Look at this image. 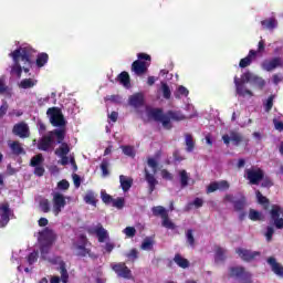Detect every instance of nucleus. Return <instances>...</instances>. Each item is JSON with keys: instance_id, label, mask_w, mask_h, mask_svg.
Here are the masks:
<instances>
[{"instance_id": "obj_1", "label": "nucleus", "mask_w": 283, "mask_h": 283, "mask_svg": "<svg viewBox=\"0 0 283 283\" xmlns=\"http://www.w3.org/2000/svg\"><path fill=\"white\" fill-rule=\"evenodd\" d=\"M149 118H153L156 123H161L164 129H171V120H185L187 118L180 111L163 112V108H151L148 112Z\"/></svg>"}, {"instance_id": "obj_2", "label": "nucleus", "mask_w": 283, "mask_h": 283, "mask_svg": "<svg viewBox=\"0 0 283 283\" xmlns=\"http://www.w3.org/2000/svg\"><path fill=\"white\" fill-rule=\"evenodd\" d=\"M54 136L56 143H63L65 140V129L56 128L42 136L38 142V149L40 151H52L54 149Z\"/></svg>"}, {"instance_id": "obj_3", "label": "nucleus", "mask_w": 283, "mask_h": 283, "mask_svg": "<svg viewBox=\"0 0 283 283\" xmlns=\"http://www.w3.org/2000/svg\"><path fill=\"white\" fill-rule=\"evenodd\" d=\"M136 61L132 63L130 70L136 76H143L147 74L149 66L151 65V55L147 53H138Z\"/></svg>"}, {"instance_id": "obj_4", "label": "nucleus", "mask_w": 283, "mask_h": 283, "mask_svg": "<svg viewBox=\"0 0 283 283\" xmlns=\"http://www.w3.org/2000/svg\"><path fill=\"white\" fill-rule=\"evenodd\" d=\"M228 277L240 280L239 283H253V274L242 265L230 266Z\"/></svg>"}, {"instance_id": "obj_5", "label": "nucleus", "mask_w": 283, "mask_h": 283, "mask_svg": "<svg viewBox=\"0 0 283 283\" xmlns=\"http://www.w3.org/2000/svg\"><path fill=\"white\" fill-rule=\"evenodd\" d=\"M34 54V49L31 46H23L20 49L14 50L9 54L14 61V63H19V59L23 61L24 63H28V65L32 64V55Z\"/></svg>"}, {"instance_id": "obj_6", "label": "nucleus", "mask_w": 283, "mask_h": 283, "mask_svg": "<svg viewBox=\"0 0 283 283\" xmlns=\"http://www.w3.org/2000/svg\"><path fill=\"white\" fill-rule=\"evenodd\" d=\"M151 211H153V216H155V218H158V217L161 218V220H163L161 226L165 227V229H171L172 231H174V229H176V223L170 221L169 212L167 211V209H165V207L156 206V207H153Z\"/></svg>"}, {"instance_id": "obj_7", "label": "nucleus", "mask_w": 283, "mask_h": 283, "mask_svg": "<svg viewBox=\"0 0 283 283\" xmlns=\"http://www.w3.org/2000/svg\"><path fill=\"white\" fill-rule=\"evenodd\" d=\"M50 123L53 127H65V117L59 107H51L46 111Z\"/></svg>"}, {"instance_id": "obj_8", "label": "nucleus", "mask_w": 283, "mask_h": 283, "mask_svg": "<svg viewBox=\"0 0 283 283\" xmlns=\"http://www.w3.org/2000/svg\"><path fill=\"white\" fill-rule=\"evenodd\" d=\"M52 196V211L53 214L56 217L63 211V209H65L67 201L65 200V196L61 192H53Z\"/></svg>"}, {"instance_id": "obj_9", "label": "nucleus", "mask_w": 283, "mask_h": 283, "mask_svg": "<svg viewBox=\"0 0 283 283\" xmlns=\"http://www.w3.org/2000/svg\"><path fill=\"white\" fill-rule=\"evenodd\" d=\"M245 176L250 185H260L264 180V170L262 168L245 169Z\"/></svg>"}, {"instance_id": "obj_10", "label": "nucleus", "mask_w": 283, "mask_h": 283, "mask_svg": "<svg viewBox=\"0 0 283 283\" xmlns=\"http://www.w3.org/2000/svg\"><path fill=\"white\" fill-rule=\"evenodd\" d=\"M271 219L275 229H283V208L279 205H273L270 210Z\"/></svg>"}, {"instance_id": "obj_11", "label": "nucleus", "mask_w": 283, "mask_h": 283, "mask_svg": "<svg viewBox=\"0 0 283 283\" xmlns=\"http://www.w3.org/2000/svg\"><path fill=\"white\" fill-rule=\"evenodd\" d=\"M111 266L118 277H124V280L132 277V270H129L125 262L113 263Z\"/></svg>"}, {"instance_id": "obj_12", "label": "nucleus", "mask_w": 283, "mask_h": 283, "mask_svg": "<svg viewBox=\"0 0 283 283\" xmlns=\"http://www.w3.org/2000/svg\"><path fill=\"white\" fill-rule=\"evenodd\" d=\"M53 264H56V271L61 275L62 283L70 282V273L67 272V264L60 256L55 258Z\"/></svg>"}, {"instance_id": "obj_13", "label": "nucleus", "mask_w": 283, "mask_h": 283, "mask_svg": "<svg viewBox=\"0 0 283 283\" xmlns=\"http://www.w3.org/2000/svg\"><path fill=\"white\" fill-rule=\"evenodd\" d=\"M235 253L239 254V258L243 260V262H253L256 258H260V251H251L244 248H238Z\"/></svg>"}, {"instance_id": "obj_14", "label": "nucleus", "mask_w": 283, "mask_h": 283, "mask_svg": "<svg viewBox=\"0 0 283 283\" xmlns=\"http://www.w3.org/2000/svg\"><path fill=\"white\" fill-rule=\"evenodd\" d=\"M242 83H253V85H258L260 90L266 85L264 78L251 73L250 71L242 74Z\"/></svg>"}, {"instance_id": "obj_15", "label": "nucleus", "mask_w": 283, "mask_h": 283, "mask_svg": "<svg viewBox=\"0 0 283 283\" xmlns=\"http://www.w3.org/2000/svg\"><path fill=\"white\" fill-rule=\"evenodd\" d=\"M39 242L46 244H54L56 242V233L50 228H44L43 231L39 232Z\"/></svg>"}, {"instance_id": "obj_16", "label": "nucleus", "mask_w": 283, "mask_h": 283, "mask_svg": "<svg viewBox=\"0 0 283 283\" xmlns=\"http://www.w3.org/2000/svg\"><path fill=\"white\" fill-rule=\"evenodd\" d=\"M81 240H82V244H77L75 245V249H76V255L77 258H92V260H95V254L92 253V250L91 249H87L85 247V242H87V238H85V235H81Z\"/></svg>"}, {"instance_id": "obj_17", "label": "nucleus", "mask_w": 283, "mask_h": 283, "mask_svg": "<svg viewBox=\"0 0 283 283\" xmlns=\"http://www.w3.org/2000/svg\"><path fill=\"white\" fill-rule=\"evenodd\" d=\"M12 133L19 138H30V126L25 122L18 123L13 126Z\"/></svg>"}, {"instance_id": "obj_18", "label": "nucleus", "mask_w": 283, "mask_h": 283, "mask_svg": "<svg viewBox=\"0 0 283 283\" xmlns=\"http://www.w3.org/2000/svg\"><path fill=\"white\" fill-rule=\"evenodd\" d=\"M261 67L265 72H273L275 67H282V59L273 57L272 60H264L261 64Z\"/></svg>"}, {"instance_id": "obj_19", "label": "nucleus", "mask_w": 283, "mask_h": 283, "mask_svg": "<svg viewBox=\"0 0 283 283\" xmlns=\"http://www.w3.org/2000/svg\"><path fill=\"white\" fill-rule=\"evenodd\" d=\"M244 83H249V82H242V75H241V78H239L238 76H234V85L237 87V94L239 96H253V92L244 87Z\"/></svg>"}, {"instance_id": "obj_20", "label": "nucleus", "mask_w": 283, "mask_h": 283, "mask_svg": "<svg viewBox=\"0 0 283 283\" xmlns=\"http://www.w3.org/2000/svg\"><path fill=\"white\" fill-rule=\"evenodd\" d=\"M10 216H12L10 203L8 202L2 203L0 206V218H1L2 227L8 226V222H10Z\"/></svg>"}, {"instance_id": "obj_21", "label": "nucleus", "mask_w": 283, "mask_h": 283, "mask_svg": "<svg viewBox=\"0 0 283 283\" xmlns=\"http://www.w3.org/2000/svg\"><path fill=\"white\" fill-rule=\"evenodd\" d=\"M145 180L148 184V193L151 196L154 191H156V186L158 185V180L154 174H150L147 168L144 170Z\"/></svg>"}, {"instance_id": "obj_22", "label": "nucleus", "mask_w": 283, "mask_h": 283, "mask_svg": "<svg viewBox=\"0 0 283 283\" xmlns=\"http://www.w3.org/2000/svg\"><path fill=\"white\" fill-rule=\"evenodd\" d=\"M88 233H95V235H97L98 242H105V240L109 238L107 230H105L101 223H98L95 228L90 229Z\"/></svg>"}, {"instance_id": "obj_23", "label": "nucleus", "mask_w": 283, "mask_h": 283, "mask_svg": "<svg viewBox=\"0 0 283 283\" xmlns=\"http://www.w3.org/2000/svg\"><path fill=\"white\" fill-rule=\"evenodd\" d=\"M268 264H270L273 273L279 277H283V265L275 260V258L270 256L268 259Z\"/></svg>"}, {"instance_id": "obj_24", "label": "nucleus", "mask_w": 283, "mask_h": 283, "mask_svg": "<svg viewBox=\"0 0 283 283\" xmlns=\"http://www.w3.org/2000/svg\"><path fill=\"white\" fill-rule=\"evenodd\" d=\"M255 56H258V52L255 50H250L249 54L240 60L239 67H249V65L253 63V59H255Z\"/></svg>"}, {"instance_id": "obj_25", "label": "nucleus", "mask_w": 283, "mask_h": 283, "mask_svg": "<svg viewBox=\"0 0 283 283\" xmlns=\"http://www.w3.org/2000/svg\"><path fill=\"white\" fill-rule=\"evenodd\" d=\"M129 105L132 107H143L145 105V96L142 93L134 94L129 97Z\"/></svg>"}, {"instance_id": "obj_26", "label": "nucleus", "mask_w": 283, "mask_h": 283, "mask_svg": "<svg viewBox=\"0 0 283 283\" xmlns=\"http://www.w3.org/2000/svg\"><path fill=\"white\" fill-rule=\"evenodd\" d=\"M119 184H120L122 190L124 192H127V191H129V189H132V185H134V179L130 177H127L125 175H120Z\"/></svg>"}, {"instance_id": "obj_27", "label": "nucleus", "mask_w": 283, "mask_h": 283, "mask_svg": "<svg viewBox=\"0 0 283 283\" xmlns=\"http://www.w3.org/2000/svg\"><path fill=\"white\" fill-rule=\"evenodd\" d=\"M227 260V250L220 245L214 249V262L218 264Z\"/></svg>"}, {"instance_id": "obj_28", "label": "nucleus", "mask_w": 283, "mask_h": 283, "mask_svg": "<svg viewBox=\"0 0 283 283\" xmlns=\"http://www.w3.org/2000/svg\"><path fill=\"white\" fill-rule=\"evenodd\" d=\"M117 81L124 87H127V88L132 87V78L129 77V73L127 71H124L120 74H118Z\"/></svg>"}, {"instance_id": "obj_29", "label": "nucleus", "mask_w": 283, "mask_h": 283, "mask_svg": "<svg viewBox=\"0 0 283 283\" xmlns=\"http://www.w3.org/2000/svg\"><path fill=\"white\" fill-rule=\"evenodd\" d=\"M57 145H60V147L55 150V156H67V154H70L71 148H70V144L62 142V143H57Z\"/></svg>"}, {"instance_id": "obj_30", "label": "nucleus", "mask_w": 283, "mask_h": 283, "mask_svg": "<svg viewBox=\"0 0 283 283\" xmlns=\"http://www.w3.org/2000/svg\"><path fill=\"white\" fill-rule=\"evenodd\" d=\"M174 262L179 266L180 269H189V260L182 258L180 253L175 254Z\"/></svg>"}, {"instance_id": "obj_31", "label": "nucleus", "mask_w": 283, "mask_h": 283, "mask_svg": "<svg viewBox=\"0 0 283 283\" xmlns=\"http://www.w3.org/2000/svg\"><path fill=\"white\" fill-rule=\"evenodd\" d=\"M263 30H275L277 28V20L275 18H270L261 21Z\"/></svg>"}, {"instance_id": "obj_32", "label": "nucleus", "mask_w": 283, "mask_h": 283, "mask_svg": "<svg viewBox=\"0 0 283 283\" xmlns=\"http://www.w3.org/2000/svg\"><path fill=\"white\" fill-rule=\"evenodd\" d=\"M185 143H186V151L191 154L193 149L196 148V142L193 140V135L192 134H186L185 135Z\"/></svg>"}, {"instance_id": "obj_33", "label": "nucleus", "mask_w": 283, "mask_h": 283, "mask_svg": "<svg viewBox=\"0 0 283 283\" xmlns=\"http://www.w3.org/2000/svg\"><path fill=\"white\" fill-rule=\"evenodd\" d=\"M48 61H50V55L48 53H40L38 54V57L35 60V65L38 67H44L48 64Z\"/></svg>"}, {"instance_id": "obj_34", "label": "nucleus", "mask_w": 283, "mask_h": 283, "mask_svg": "<svg viewBox=\"0 0 283 283\" xmlns=\"http://www.w3.org/2000/svg\"><path fill=\"white\" fill-rule=\"evenodd\" d=\"M9 147L14 156H21V154H25V150L22 148L21 143L19 142L11 143Z\"/></svg>"}, {"instance_id": "obj_35", "label": "nucleus", "mask_w": 283, "mask_h": 283, "mask_svg": "<svg viewBox=\"0 0 283 283\" xmlns=\"http://www.w3.org/2000/svg\"><path fill=\"white\" fill-rule=\"evenodd\" d=\"M233 207L235 211H244V207H247V197L241 195L240 199L233 202Z\"/></svg>"}, {"instance_id": "obj_36", "label": "nucleus", "mask_w": 283, "mask_h": 283, "mask_svg": "<svg viewBox=\"0 0 283 283\" xmlns=\"http://www.w3.org/2000/svg\"><path fill=\"white\" fill-rule=\"evenodd\" d=\"M255 196H256V200H258L259 205H262L264 207V209H269V205H271V202L269 201V198L263 196L260 190L255 191Z\"/></svg>"}, {"instance_id": "obj_37", "label": "nucleus", "mask_w": 283, "mask_h": 283, "mask_svg": "<svg viewBox=\"0 0 283 283\" xmlns=\"http://www.w3.org/2000/svg\"><path fill=\"white\" fill-rule=\"evenodd\" d=\"M84 202H86V205H92V207H96V195L94 193V191L88 190L86 192V195L84 196Z\"/></svg>"}, {"instance_id": "obj_38", "label": "nucleus", "mask_w": 283, "mask_h": 283, "mask_svg": "<svg viewBox=\"0 0 283 283\" xmlns=\"http://www.w3.org/2000/svg\"><path fill=\"white\" fill-rule=\"evenodd\" d=\"M179 178L181 189H185V187L189 186V174L187 172V170H179Z\"/></svg>"}, {"instance_id": "obj_39", "label": "nucleus", "mask_w": 283, "mask_h": 283, "mask_svg": "<svg viewBox=\"0 0 283 283\" xmlns=\"http://www.w3.org/2000/svg\"><path fill=\"white\" fill-rule=\"evenodd\" d=\"M249 218L252 220V222L264 220V216L262 214V212L254 209H250Z\"/></svg>"}, {"instance_id": "obj_40", "label": "nucleus", "mask_w": 283, "mask_h": 283, "mask_svg": "<svg viewBox=\"0 0 283 283\" xmlns=\"http://www.w3.org/2000/svg\"><path fill=\"white\" fill-rule=\"evenodd\" d=\"M230 139L233 142V145L235 147H239L240 143H242V140H244V137L240 133L231 132Z\"/></svg>"}, {"instance_id": "obj_41", "label": "nucleus", "mask_w": 283, "mask_h": 283, "mask_svg": "<svg viewBox=\"0 0 283 283\" xmlns=\"http://www.w3.org/2000/svg\"><path fill=\"white\" fill-rule=\"evenodd\" d=\"M122 151L129 158H136V150L134 149V146H122Z\"/></svg>"}, {"instance_id": "obj_42", "label": "nucleus", "mask_w": 283, "mask_h": 283, "mask_svg": "<svg viewBox=\"0 0 283 283\" xmlns=\"http://www.w3.org/2000/svg\"><path fill=\"white\" fill-rule=\"evenodd\" d=\"M34 85H36V83L32 78H24L20 83L22 90H30L31 87H34Z\"/></svg>"}, {"instance_id": "obj_43", "label": "nucleus", "mask_w": 283, "mask_h": 283, "mask_svg": "<svg viewBox=\"0 0 283 283\" xmlns=\"http://www.w3.org/2000/svg\"><path fill=\"white\" fill-rule=\"evenodd\" d=\"M161 92L166 101H169V98H171V88H169V85H167V83L165 82H161Z\"/></svg>"}, {"instance_id": "obj_44", "label": "nucleus", "mask_w": 283, "mask_h": 283, "mask_svg": "<svg viewBox=\"0 0 283 283\" xmlns=\"http://www.w3.org/2000/svg\"><path fill=\"white\" fill-rule=\"evenodd\" d=\"M41 163H43V155L38 154L34 157L31 158L30 166L31 167H39L41 166Z\"/></svg>"}, {"instance_id": "obj_45", "label": "nucleus", "mask_w": 283, "mask_h": 283, "mask_svg": "<svg viewBox=\"0 0 283 283\" xmlns=\"http://www.w3.org/2000/svg\"><path fill=\"white\" fill-rule=\"evenodd\" d=\"M140 249L143 251H151V249H154V241H151L149 238L144 239Z\"/></svg>"}, {"instance_id": "obj_46", "label": "nucleus", "mask_w": 283, "mask_h": 283, "mask_svg": "<svg viewBox=\"0 0 283 283\" xmlns=\"http://www.w3.org/2000/svg\"><path fill=\"white\" fill-rule=\"evenodd\" d=\"M99 167L102 169V176H109V161H107V159H103Z\"/></svg>"}, {"instance_id": "obj_47", "label": "nucleus", "mask_w": 283, "mask_h": 283, "mask_svg": "<svg viewBox=\"0 0 283 283\" xmlns=\"http://www.w3.org/2000/svg\"><path fill=\"white\" fill-rule=\"evenodd\" d=\"M40 209L43 213H50L51 208H50V200L48 199H42L40 201Z\"/></svg>"}, {"instance_id": "obj_48", "label": "nucleus", "mask_w": 283, "mask_h": 283, "mask_svg": "<svg viewBox=\"0 0 283 283\" xmlns=\"http://www.w3.org/2000/svg\"><path fill=\"white\" fill-rule=\"evenodd\" d=\"M147 165L153 170V174H158V161L155 158L149 157L147 159Z\"/></svg>"}, {"instance_id": "obj_49", "label": "nucleus", "mask_w": 283, "mask_h": 283, "mask_svg": "<svg viewBox=\"0 0 283 283\" xmlns=\"http://www.w3.org/2000/svg\"><path fill=\"white\" fill-rule=\"evenodd\" d=\"M202 205H205V201L197 197V198H195L193 202L188 203L187 211H189V209H191V207H196V209H200V207H202Z\"/></svg>"}, {"instance_id": "obj_50", "label": "nucleus", "mask_w": 283, "mask_h": 283, "mask_svg": "<svg viewBox=\"0 0 283 283\" xmlns=\"http://www.w3.org/2000/svg\"><path fill=\"white\" fill-rule=\"evenodd\" d=\"M12 74H15L18 78H21V74H23V67H21V64L19 62H15V64L11 69Z\"/></svg>"}, {"instance_id": "obj_51", "label": "nucleus", "mask_w": 283, "mask_h": 283, "mask_svg": "<svg viewBox=\"0 0 283 283\" xmlns=\"http://www.w3.org/2000/svg\"><path fill=\"white\" fill-rule=\"evenodd\" d=\"M186 238L190 247H196V238H193V230H187Z\"/></svg>"}, {"instance_id": "obj_52", "label": "nucleus", "mask_w": 283, "mask_h": 283, "mask_svg": "<svg viewBox=\"0 0 283 283\" xmlns=\"http://www.w3.org/2000/svg\"><path fill=\"white\" fill-rule=\"evenodd\" d=\"M41 247H40V253L41 255H48V253H50V249L52 248L53 243H43L40 242Z\"/></svg>"}, {"instance_id": "obj_53", "label": "nucleus", "mask_w": 283, "mask_h": 283, "mask_svg": "<svg viewBox=\"0 0 283 283\" xmlns=\"http://www.w3.org/2000/svg\"><path fill=\"white\" fill-rule=\"evenodd\" d=\"M113 207H115V209H123V207H125V198L119 197L117 199H113Z\"/></svg>"}, {"instance_id": "obj_54", "label": "nucleus", "mask_w": 283, "mask_h": 283, "mask_svg": "<svg viewBox=\"0 0 283 283\" xmlns=\"http://www.w3.org/2000/svg\"><path fill=\"white\" fill-rule=\"evenodd\" d=\"M261 187L271 189V187H273V179H271L270 177H263Z\"/></svg>"}, {"instance_id": "obj_55", "label": "nucleus", "mask_w": 283, "mask_h": 283, "mask_svg": "<svg viewBox=\"0 0 283 283\" xmlns=\"http://www.w3.org/2000/svg\"><path fill=\"white\" fill-rule=\"evenodd\" d=\"M127 238H134L136 235V228L126 227L123 231Z\"/></svg>"}, {"instance_id": "obj_56", "label": "nucleus", "mask_w": 283, "mask_h": 283, "mask_svg": "<svg viewBox=\"0 0 283 283\" xmlns=\"http://www.w3.org/2000/svg\"><path fill=\"white\" fill-rule=\"evenodd\" d=\"M102 200L104 205H113L114 202V198L106 192H102Z\"/></svg>"}, {"instance_id": "obj_57", "label": "nucleus", "mask_w": 283, "mask_h": 283, "mask_svg": "<svg viewBox=\"0 0 283 283\" xmlns=\"http://www.w3.org/2000/svg\"><path fill=\"white\" fill-rule=\"evenodd\" d=\"M217 182L219 186V191H228L229 187H231V185L227 180H221V181H217Z\"/></svg>"}, {"instance_id": "obj_58", "label": "nucleus", "mask_w": 283, "mask_h": 283, "mask_svg": "<svg viewBox=\"0 0 283 283\" xmlns=\"http://www.w3.org/2000/svg\"><path fill=\"white\" fill-rule=\"evenodd\" d=\"M273 233H275V229H273V227H271V226H268L266 232H265V238H266L268 242H271V240H273Z\"/></svg>"}, {"instance_id": "obj_59", "label": "nucleus", "mask_w": 283, "mask_h": 283, "mask_svg": "<svg viewBox=\"0 0 283 283\" xmlns=\"http://www.w3.org/2000/svg\"><path fill=\"white\" fill-rule=\"evenodd\" d=\"M36 260H39V252H31L28 255V262L30 265L34 264V262H36Z\"/></svg>"}, {"instance_id": "obj_60", "label": "nucleus", "mask_w": 283, "mask_h": 283, "mask_svg": "<svg viewBox=\"0 0 283 283\" xmlns=\"http://www.w3.org/2000/svg\"><path fill=\"white\" fill-rule=\"evenodd\" d=\"M126 258H128V260H138V250L137 249H132L127 254Z\"/></svg>"}, {"instance_id": "obj_61", "label": "nucleus", "mask_w": 283, "mask_h": 283, "mask_svg": "<svg viewBox=\"0 0 283 283\" xmlns=\"http://www.w3.org/2000/svg\"><path fill=\"white\" fill-rule=\"evenodd\" d=\"M218 189H219L218 181L211 182L207 187V193H213V192L218 191Z\"/></svg>"}, {"instance_id": "obj_62", "label": "nucleus", "mask_w": 283, "mask_h": 283, "mask_svg": "<svg viewBox=\"0 0 283 283\" xmlns=\"http://www.w3.org/2000/svg\"><path fill=\"white\" fill-rule=\"evenodd\" d=\"M106 101H109L111 103H120L123 98L120 97V95H108L106 96Z\"/></svg>"}, {"instance_id": "obj_63", "label": "nucleus", "mask_w": 283, "mask_h": 283, "mask_svg": "<svg viewBox=\"0 0 283 283\" xmlns=\"http://www.w3.org/2000/svg\"><path fill=\"white\" fill-rule=\"evenodd\" d=\"M161 178H164V180H174V175H171V172H169V170L163 169Z\"/></svg>"}, {"instance_id": "obj_64", "label": "nucleus", "mask_w": 283, "mask_h": 283, "mask_svg": "<svg viewBox=\"0 0 283 283\" xmlns=\"http://www.w3.org/2000/svg\"><path fill=\"white\" fill-rule=\"evenodd\" d=\"M273 98H275V96L271 95L266 103H265V112H270L271 109H273Z\"/></svg>"}]
</instances>
